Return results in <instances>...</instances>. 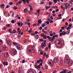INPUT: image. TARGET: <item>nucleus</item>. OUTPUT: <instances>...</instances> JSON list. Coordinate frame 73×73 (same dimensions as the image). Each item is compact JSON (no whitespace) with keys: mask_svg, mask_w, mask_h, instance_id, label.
Instances as JSON below:
<instances>
[{"mask_svg":"<svg viewBox=\"0 0 73 73\" xmlns=\"http://www.w3.org/2000/svg\"><path fill=\"white\" fill-rule=\"evenodd\" d=\"M62 39H60V40H56L55 42L58 45L60 46V47H61L62 46Z\"/></svg>","mask_w":73,"mask_h":73,"instance_id":"nucleus-1","label":"nucleus"},{"mask_svg":"<svg viewBox=\"0 0 73 73\" xmlns=\"http://www.w3.org/2000/svg\"><path fill=\"white\" fill-rule=\"evenodd\" d=\"M48 64L50 66H53V65H54V62H53L52 60L50 61H49Z\"/></svg>","mask_w":73,"mask_h":73,"instance_id":"nucleus-2","label":"nucleus"},{"mask_svg":"<svg viewBox=\"0 0 73 73\" xmlns=\"http://www.w3.org/2000/svg\"><path fill=\"white\" fill-rule=\"evenodd\" d=\"M45 46H46V43L45 42H42L40 46V47L42 48H44Z\"/></svg>","mask_w":73,"mask_h":73,"instance_id":"nucleus-3","label":"nucleus"},{"mask_svg":"<svg viewBox=\"0 0 73 73\" xmlns=\"http://www.w3.org/2000/svg\"><path fill=\"white\" fill-rule=\"evenodd\" d=\"M73 63V61L71 59H70L69 62L68 63V65L70 66H72V64Z\"/></svg>","mask_w":73,"mask_h":73,"instance_id":"nucleus-4","label":"nucleus"},{"mask_svg":"<svg viewBox=\"0 0 73 73\" xmlns=\"http://www.w3.org/2000/svg\"><path fill=\"white\" fill-rule=\"evenodd\" d=\"M4 57H6V58H7V57H9V55L8 52H5L4 54Z\"/></svg>","mask_w":73,"mask_h":73,"instance_id":"nucleus-5","label":"nucleus"},{"mask_svg":"<svg viewBox=\"0 0 73 73\" xmlns=\"http://www.w3.org/2000/svg\"><path fill=\"white\" fill-rule=\"evenodd\" d=\"M66 34V32L65 31H63L62 33H61L60 34V36H62V35H65Z\"/></svg>","mask_w":73,"mask_h":73,"instance_id":"nucleus-6","label":"nucleus"},{"mask_svg":"<svg viewBox=\"0 0 73 73\" xmlns=\"http://www.w3.org/2000/svg\"><path fill=\"white\" fill-rule=\"evenodd\" d=\"M59 60L57 58H55L54 59V61L55 62H57Z\"/></svg>","mask_w":73,"mask_h":73,"instance_id":"nucleus-7","label":"nucleus"},{"mask_svg":"<svg viewBox=\"0 0 73 73\" xmlns=\"http://www.w3.org/2000/svg\"><path fill=\"white\" fill-rule=\"evenodd\" d=\"M17 24L18 25V26H20V25L21 24V27H22L23 25V23H22L21 22L20 23V22H18L17 23Z\"/></svg>","mask_w":73,"mask_h":73,"instance_id":"nucleus-8","label":"nucleus"},{"mask_svg":"<svg viewBox=\"0 0 73 73\" xmlns=\"http://www.w3.org/2000/svg\"><path fill=\"white\" fill-rule=\"evenodd\" d=\"M34 67L35 68H36V69H38V68H40V65H35L34 66Z\"/></svg>","mask_w":73,"mask_h":73,"instance_id":"nucleus-9","label":"nucleus"},{"mask_svg":"<svg viewBox=\"0 0 73 73\" xmlns=\"http://www.w3.org/2000/svg\"><path fill=\"white\" fill-rule=\"evenodd\" d=\"M39 50L40 52V55H43V54H44V51H42V50H41V49H40Z\"/></svg>","mask_w":73,"mask_h":73,"instance_id":"nucleus-10","label":"nucleus"},{"mask_svg":"<svg viewBox=\"0 0 73 73\" xmlns=\"http://www.w3.org/2000/svg\"><path fill=\"white\" fill-rule=\"evenodd\" d=\"M7 47L3 46L2 48V50L4 52L7 51Z\"/></svg>","mask_w":73,"mask_h":73,"instance_id":"nucleus-11","label":"nucleus"},{"mask_svg":"<svg viewBox=\"0 0 73 73\" xmlns=\"http://www.w3.org/2000/svg\"><path fill=\"white\" fill-rule=\"evenodd\" d=\"M29 6L30 8V11H32L33 10V7H32V6L30 5H29Z\"/></svg>","mask_w":73,"mask_h":73,"instance_id":"nucleus-12","label":"nucleus"},{"mask_svg":"<svg viewBox=\"0 0 73 73\" xmlns=\"http://www.w3.org/2000/svg\"><path fill=\"white\" fill-rule=\"evenodd\" d=\"M5 7V5L4 4H1V8H4Z\"/></svg>","mask_w":73,"mask_h":73,"instance_id":"nucleus-13","label":"nucleus"},{"mask_svg":"<svg viewBox=\"0 0 73 73\" xmlns=\"http://www.w3.org/2000/svg\"><path fill=\"white\" fill-rule=\"evenodd\" d=\"M38 23H39L40 24H41V23L42 22V21H41V19H39L38 20Z\"/></svg>","mask_w":73,"mask_h":73,"instance_id":"nucleus-14","label":"nucleus"},{"mask_svg":"<svg viewBox=\"0 0 73 73\" xmlns=\"http://www.w3.org/2000/svg\"><path fill=\"white\" fill-rule=\"evenodd\" d=\"M7 42L8 44L9 45H11V42H10V40H7Z\"/></svg>","mask_w":73,"mask_h":73,"instance_id":"nucleus-15","label":"nucleus"},{"mask_svg":"<svg viewBox=\"0 0 73 73\" xmlns=\"http://www.w3.org/2000/svg\"><path fill=\"white\" fill-rule=\"evenodd\" d=\"M3 64L4 65H6L7 66L8 65V62H4L3 63Z\"/></svg>","mask_w":73,"mask_h":73,"instance_id":"nucleus-16","label":"nucleus"},{"mask_svg":"<svg viewBox=\"0 0 73 73\" xmlns=\"http://www.w3.org/2000/svg\"><path fill=\"white\" fill-rule=\"evenodd\" d=\"M34 52L35 50L34 49L29 50V52Z\"/></svg>","mask_w":73,"mask_h":73,"instance_id":"nucleus-17","label":"nucleus"},{"mask_svg":"<svg viewBox=\"0 0 73 73\" xmlns=\"http://www.w3.org/2000/svg\"><path fill=\"white\" fill-rule=\"evenodd\" d=\"M70 30H68L66 32V34H67V35H69V33H70Z\"/></svg>","mask_w":73,"mask_h":73,"instance_id":"nucleus-18","label":"nucleus"},{"mask_svg":"<svg viewBox=\"0 0 73 73\" xmlns=\"http://www.w3.org/2000/svg\"><path fill=\"white\" fill-rule=\"evenodd\" d=\"M35 37L37 39L38 38V37H39V36H38V35H36L35 36Z\"/></svg>","mask_w":73,"mask_h":73,"instance_id":"nucleus-19","label":"nucleus"},{"mask_svg":"<svg viewBox=\"0 0 73 73\" xmlns=\"http://www.w3.org/2000/svg\"><path fill=\"white\" fill-rule=\"evenodd\" d=\"M16 53H17V51H16V50H14L13 51V54L15 55V54H16Z\"/></svg>","mask_w":73,"mask_h":73,"instance_id":"nucleus-20","label":"nucleus"},{"mask_svg":"<svg viewBox=\"0 0 73 73\" xmlns=\"http://www.w3.org/2000/svg\"><path fill=\"white\" fill-rule=\"evenodd\" d=\"M24 12L25 13H27V9H25L24 10Z\"/></svg>","mask_w":73,"mask_h":73,"instance_id":"nucleus-21","label":"nucleus"},{"mask_svg":"<svg viewBox=\"0 0 73 73\" xmlns=\"http://www.w3.org/2000/svg\"><path fill=\"white\" fill-rule=\"evenodd\" d=\"M13 33H16V30L15 29H14L13 30Z\"/></svg>","mask_w":73,"mask_h":73,"instance_id":"nucleus-22","label":"nucleus"},{"mask_svg":"<svg viewBox=\"0 0 73 73\" xmlns=\"http://www.w3.org/2000/svg\"><path fill=\"white\" fill-rule=\"evenodd\" d=\"M19 73H23V70H21L19 71Z\"/></svg>","mask_w":73,"mask_h":73,"instance_id":"nucleus-23","label":"nucleus"},{"mask_svg":"<svg viewBox=\"0 0 73 73\" xmlns=\"http://www.w3.org/2000/svg\"><path fill=\"white\" fill-rule=\"evenodd\" d=\"M45 68L46 69H48V66L46 65H45Z\"/></svg>","mask_w":73,"mask_h":73,"instance_id":"nucleus-24","label":"nucleus"},{"mask_svg":"<svg viewBox=\"0 0 73 73\" xmlns=\"http://www.w3.org/2000/svg\"><path fill=\"white\" fill-rule=\"evenodd\" d=\"M13 8L15 9H18V8L16 6H15Z\"/></svg>","mask_w":73,"mask_h":73,"instance_id":"nucleus-25","label":"nucleus"},{"mask_svg":"<svg viewBox=\"0 0 73 73\" xmlns=\"http://www.w3.org/2000/svg\"><path fill=\"white\" fill-rule=\"evenodd\" d=\"M53 1L54 2L55 4L57 3V0H54Z\"/></svg>","mask_w":73,"mask_h":73,"instance_id":"nucleus-26","label":"nucleus"},{"mask_svg":"<svg viewBox=\"0 0 73 73\" xmlns=\"http://www.w3.org/2000/svg\"><path fill=\"white\" fill-rule=\"evenodd\" d=\"M48 47H46L45 48V50L46 52H48Z\"/></svg>","mask_w":73,"mask_h":73,"instance_id":"nucleus-27","label":"nucleus"},{"mask_svg":"<svg viewBox=\"0 0 73 73\" xmlns=\"http://www.w3.org/2000/svg\"><path fill=\"white\" fill-rule=\"evenodd\" d=\"M67 60L68 59H65L64 60V62H65V63H67Z\"/></svg>","mask_w":73,"mask_h":73,"instance_id":"nucleus-28","label":"nucleus"},{"mask_svg":"<svg viewBox=\"0 0 73 73\" xmlns=\"http://www.w3.org/2000/svg\"><path fill=\"white\" fill-rule=\"evenodd\" d=\"M6 26L7 27H10V26H11V25H10L9 24H7L6 25Z\"/></svg>","mask_w":73,"mask_h":73,"instance_id":"nucleus-29","label":"nucleus"},{"mask_svg":"<svg viewBox=\"0 0 73 73\" xmlns=\"http://www.w3.org/2000/svg\"><path fill=\"white\" fill-rule=\"evenodd\" d=\"M69 60H70V59H67V61L66 64H69Z\"/></svg>","mask_w":73,"mask_h":73,"instance_id":"nucleus-30","label":"nucleus"},{"mask_svg":"<svg viewBox=\"0 0 73 73\" xmlns=\"http://www.w3.org/2000/svg\"><path fill=\"white\" fill-rule=\"evenodd\" d=\"M43 38H44V39H46V37H47V36L45 35L44 36V37H43Z\"/></svg>","mask_w":73,"mask_h":73,"instance_id":"nucleus-31","label":"nucleus"},{"mask_svg":"<svg viewBox=\"0 0 73 73\" xmlns=\"http://www.w3.org/2000/svg\"><path fill=\"white\" fill-rule=\"evenodd\" d=\"M45 24H43L42 25V28H44V27H45Z\"/></svg>","mask_w":73,"mask_h":73,"instance_id":"nucleus-32","label":"nucleus"},{"mask_svg":"<svg viewBox=\"0 0 73 73\" xmlns=\"http://www.w3.org/2000/svg\"><path fill=\"white\" fill-rule=\"evenodd\" d=\"M37 12L38 13H40V10L38 9L37 10Z\"/></svg>","mask_w":73,"mask_h":73,"instance_id":"nucleus-33","label":"nucleus"},{"mask_svg":"<svg viewBox=\"0 0 73 73\" xmlns=\"http://www.w3.org/2000/svg\"><path fill=\"white\" fill-rule=\"evenodd\" d=\"M22 1H23L24 4L26 3V0H23Z\"/></svg>","mask_w":73,"mask_h":73,"instance_id":"nucleus-34","label":"nucleus"},{"mask_svg":"<svg viewBox=\"0 0 73 73\" xmlns=\"http://www.w3.org/2000/svg\"><path fill=\"white\" fill-rule=\"evenodd\" d=\"M62 19V17H59L57 18V20H59L60 19Z\"/></svg>","mask_w":73,"mask_h":73,"instance_id":"nucleus-35","label":"nucleus"},{"mask_svg":"<svg viewBox=\"0 0 73 73\" xmlns=\"http://www.w3.org/2000/svg\"><path fill=\"white\" fill-rule=\"evenodd\" d=\"M2 42L3 41L1 40H0V45H1V44H2Z\"/></svg>","mask_w":73,"mask_h":73,"instance_id":"nucleus-36","label":"nucleus"},{"mask_svg":"<svg viewBox=\"0 0 73 73\" xmlns=\"http://www.w3.org/2000/svg\"><path fill=\"white\" fill-rule=\"evenodd\" d=\"M13 4V3H12V2H10L9 3V5H12Z\"/></svg>","mask_w":73,"mask_h":73,"instance_id":"nucleus-37","label":"nucleus"},{"mask_svg":"<svg viewBox=\"0 0 73 73\" xmlns=\"http://www.w3.org/2000/svg\"><path fill=\"white\" fill-rule=\"evenodd\" d=\"M40 24L39 23H37L36 24V25L37 26H39L40 25Z\"/></svg>","mask_w":73,"mask_h":73,"instance_id":"nucleus-38","label":"nucleus"},{"mask_svg":"<svg viewBox=\"0 0 73 73\" xmlns=\"http://www.w3.org/2000/svg\"><path fill=\"white\" fill-rule=\"evenodd\" d=\"M72 26V25L71 24H70L69 25V27H70V28H71Z\"/></svg>","mask_w":73,"mask_h":73,"instance_id":"nucleus-39","label":"nucleus"},{"mask_svg":"<svg viewBox=\"0 0 73 73\" xmlns=\"http://www.w3.org/2000/svg\"><path fill=\"white\" fill-rule=\"evenodd\" d=\"M50 19L51 20H53V17L52 16H51L50 17Z\"/></svg>","mask_w":73,"mask_h":73,"instance_id":"nucleus-40","label":"nucleus"},{"mask_svg":"<svg viewBox=\"0 0 73 73\" xmlns=\"http://www.w3.org/2000/svg\"><path fill=\"white\" fill-rule=\"evenodd\" d=\"M40 63V61L39 60H37V63H38V64H39V63Z\"/></svg>","mask_w":73,"mask_h":73,"instance_id":"nucleus-41","label":"nucleus"},{"mask_svg":"<svg viewBox=\"0 0 73 73\" xmlns=\"http://www.w3.org/2000/svg\"><path fill=\"white\" fill-rule=\"evenodd\" d=\"M24 42H25V43L26 44H27V40H24Z\"/></svg>","mask_w":73,"mask_h":73,"instance_id":"nucleus-42","label":"nucleus"},{"mask_svg":"<svg viewBox=\"0 0 73 73\" xmlns=\"http://www.w3.org/2000/svg\"><path fill=\"white\" fill-rule=\"evenodd\" d=\"M31 36H35V33H31Z\"/></svg>","mask_w":73,"mask_h":73,"instance_id":"nucleus-43","label":"nucleus"},{"mask_svg":"<svg viewBox=\"0 0 73 73\" xmlns=\"http://www.w3.org/2000/svg\"><path fill=\"white\" fill-rule=\"evenodd\" d=\"M47 37L48 38V39H50V36H47Z\"/></svg>","mask_w":73,"mask_h":73,"instance_id":"nucleus-44","label":"nucleus"},{"mask_svg":"<svg viewBox=\"0 0 73 73\" xmlns=\"http://www.w3.org/2000/svg\"><path fill=\"white\" fill-rule=\"evenodd\" d=\"M49 5H52V3L50 2V1L49 2Z\"/></svg>","mask_w":73,"mask_h":73,"instance_id":"nucleus-45","label":"nucleus"},{"mask_svg":"<svg viewBox=\"0 0 73 73\" xmlns=\"http://www.w3.org/2000/svg\"><path fill=\"white\" fill-rule=\"evenodd\" d=\"M13 45H17V43H13Z\"/></svg>","mask_w":73,"mask_h":73,"instance_id":"nucleus-46","label":"nucleus"},{"mask_svg":"<svg viewBox=\"0 0 73 73\" xmlns=\"http://www.w3.org/2000/svg\"><path fill=\"white\" fill-rule=\"evenodd\" d=\"M42 27H40L39 28V30H41V29H42Z\"/></svg>","mask_w":73,"mask_h":73,"instance_id":"nucleus-47","label":"nucleus"},{"mask_svg":"<svg viewBox=\"0 0 73 73\" xmlns=\"http://www.w3.org/2000/svg\"><path fill=\"white\" fill-rule=\"evenodd\" d=\"M62 72L63 73H66V70H64L63 71H62Z\"/></svg>","mask_w":73,"mask_h":73,"instance_id":"nucleus-48","label":"nucleus"},{"mask_svg":"<svg viewBox=\"0 0 73 73\" xmlns=\"http://www.w3.org/2000/svg\"><path fill=\"white\" fill-rule=\"evenodd\" d=\"M11 22L12 23H13L15 22V21H14V20H12L11 21Z\"/></svg>","mask_w":73,"mask_h":73,"instance_id":"nucleus-49","label":"nucleus"},{"mask_svg":"<svg viewBox=\"0 0 73 73\" xmlns=\"http://www.w3.org/2000/svg\"><path fill=\"white\" fill-rule=\"evenodd\" d=\"M50 7V6H49V7H47L46 8V10H47V9H49V8Z\"/></svg>","mask_w":73,"mask_h":73,"instance_id":"nucleus-50","label":"nucleus"},{"mask_svg":"<svg viewBox=\"0 0 73 73\" xmlns=\"http://www.w3.org/2000/svg\"><path fill=\"white\" fill-rule=\"evenodd\" d=\"M25 60L24 59L22 61V63H25Z\"/></svg>","mask_w":73,"mask_h":73,"instance_id":"nucleus-51","label":"nucleus"},{"mask_svg":"<svg viewBox=\"0 0 73 73\" xmlns=\"http://www.w3.org/2000/svg\"><path fill=\"white\" fill-rule=\"evenodd\" d=\"M3 68V65H0V68Z\"/></svg>","mask_w":73,"mask_h":73,"instance_id":"nucleus-52","label":"nucleus"},{"mask_svg":"<svg viewBox=\"0 0 73 73\" xmlns=\"http://www.w3.org/2000/svg\"><path fill=\"white\" fill-rule=\"evenodd\" d=\"M50 19L48 18L47 21L48 22H49V21H50Z\"/></svg>","mask_w":73,"mask_h":73,"instance_id":"nucleus-53","label":"nucleus"},{"mask_svg":"<svg viewBox=\"0 0 73 73\" xmlns=\"http://www.w3.org/2000/svg\"><path fill=\"white\" fill-rule=\"evenodd\" d=\"M27 25H28L29 27L30 26V25H31V23H27Z\"/></svg>","mask_w":73,"mask_h":73,"instance_id":"nucleus-54","label":"nucleus"},{"mask_svg":"<svg viewBox=\"0 0 73 73\" xmlns=\"http://www.w3.org/2000/svg\"><path fill=\"white\" fill-rule=\"evenodd\" d=\"M58 11H59V10H58V9H56V12H58Z\"/></svg>","mask_w":73,"mask_h":73,"instance_id":"nucleus-55","label":"nucleus"},{"mask_svg":"<svg viewBox=\"0 0 73 73\" xmlns=\"http://www.w3.org/2000/svg\"><path fill=\"white\" fill-rule=\"evenodd\" d=\"M35 34H38V32L37 31L35 32Z\"/></svg>","mask_w":73,"mask_h":73,"instance_id":"nucleus-56","label":"nucleus"},{"mask_svg":"<svg viewBox=\"0 0 73 73\" xmlns=\"http://www.w3.org/2000/svg\"><path fill=\"white\" fill-rule=\"evenodd\" d=\"M68 20L70 22H71L72 21V19H70Z\"/></svg>","mask_w":73,"mask_h":73,"instance_id":"nucleus-57","label":"nucleus"},{"mask_svg":"<svg viewBox=\"0 0 73 73\" xmlns=\"http://www.w3.org/2000/svg\"><path fill=\"white\" fill-rule=\"evenodd\" d=\"M50 46H51V44L49 43L48 45V48H50Z\"/></svg>","mask_w":73,"mask_h":73,"instance_id":"nucleus-58","label":"nucleus"},{"mask_svg":"<svg viewBox=\"0 0 73 73\" xmlns=\"http://www.w3.org/2000/svg\"><path fill=\"white\" fill-rule=\"evenodd\" d=\"M52 16H53L54 17H55L56 16V14H55L54 13H53L52 14Z\"/></svg>","mask_w":73,"mask_h":73,"instance_id":"nucleus-59","label":"nucleus"},{"mask_svg":"<svg viewBox=\"0 0 73 73\" xmlns=\"http://www.w3.org/2000/svg\"><path fill=\"white\" fill-rule=\"evenodd\" d=\"M26 1H27V3H29V0H26Z\"/></svg>","mask_w":73,"mask_h":73,"instance_id":"nucleus-60","label":"nucleus"},{"mask_svg":"<svg viewBox=\"0 0 73 73\" xmlns=\"http://www.w3.org/2000/svg\"><path fill=\"white\" fill-rule=\"evenodd\" d=\"M17 49H18V50H20V47H17Z\"/></svg>","mask_w":73,"mask_h":73,"instance_id":"nucleus-61","label":"nucleus"},{"mask_svg":"<svg viewBox=\"0 0 73 73\" xmlns=\"http://www.w3.org/2000/svg\"><path fill=\"white\" fill-rule=\"evenodd\" d=\"M55 37H58V35H56L55 36Z\"/></svg>","mask_w":73,"mask_h":73,"instance_id":"nucleus-62","label":"nucleus"},{"mask_svg":"<svg viewBox=\"0 0 73 73\" xmlns=\"http://www.w3.org/2000/svg\"><path fill=\"white\" fill-rule=\"evenodd\" d=\"M40 4H44V2H41L40 3Z\"/></svg>","mask_w":73,"mask_h":73,"instance_id":"nucleus-63","label":"nucleus"},{"mask_svg":"<svg viewBox=\"0 0 73 73\" xmlns=\"http://www.w3.org/2000/svg\"><path fill=\"white\" fill-rule=\"evenodd\" d=\"M69 29H70V27H67L66 28V29L67 30H69Z\"/></svg>","mask_w":73,"mask_h":73,"instance_id":"nucleus-64","label":"nucleus"}]
</instances>
